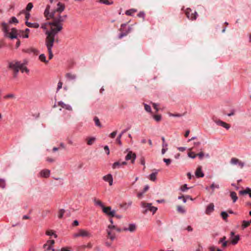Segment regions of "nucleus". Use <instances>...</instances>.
<instances>
[{
    "instance_id": "nucleus-1",
    "label": "nucleus",
    "mask_w": 251,
    "mask_h": 251,
    "mask_svg": "<svg viewBox=\"0 0 251 251\" xmlns=\"http://www.w3.org/2000/svg\"><path fill=\"white\" fill-rule=\"evenodd\" d=\"M65 9V4L58 2L55 5L53 4L52 8H51L50 5H48L44 11V16L47 19H52V22L43 23L41 26L46 35L45 45L49 52V59H51L53 56L52 48L55 36L62 30L63 23L68 17L67 15L62 14Z\"/></svg>"
},
{
    "instance_id": "nucleus-2",
    "label": "nucleus",
    "mask_w": 251,
    "mask_h": 251,
    "mask_svg": "<svg viewBox=\"0 0 251 251\" xmlns=\"http://www.w3.org/2000/svg\"><path fill=\"white\" fill-rule=\"evenodd\" d=\"M26 64L27 62L26 61L22 62L18 61H13L9 63V68L14 71V77L17 76L20 70L22 73L25 72L26 74H28L29 71L26 67Z\"/></svg>"
},
{
    "instance_id": "nucleus-3",
    "label": "nucleus",
    "mask_w": 251,
    "mask_h": 251,
    "mask_svg": "<svg viewBox=\"0 0 251 251\" xmlns=\"http://www.w3.org/2000/svg\"><path fill=\"white\" fill-rule=\"evenodd\" d=\"M1 26L2 30L4 33L5 36L11 39H16L17 38V30L16 28H12L11 31L9 32V27L8 24L5 22H2L1 24Z\"/></svg>"
},
{
    "instance_id": "nucleus-4",
    "label": "nucleus",
    "mask_w": 251,
    "mask_h": 251,
    "mask_svg": "<svg viewBox=\"0 0 251 251\" xmlns=\"http://www.w3.org/2000/svg\"><path fill=\"white\" fill-rule=\"evenodd\" d=\"M92 236V235L90 231L83 229H79L73 235V237L75 238H77L78 237L90 238Z\"/></svg>"
},
{
    "instance_id": "nucleus-5",
    "label": "nucleus",
    "mask_w": 251,
    "mask_h": 251,
    "mask_svg": "<svg viewBox=\"0 0 251 251\" xmlns=\"http://www.w3.org/2000/svg\"><path fill=\"white\" fill-rule=\"evenodd\" d=\"M94 204L96 206H99L102 210V212L108 216H110V207H105L102 202L98 200L94 199Z\"/></svg>"
},
{
    "instance_id": "nucleus-6",
    "label": "nucleus",
    "mask_w": 251,
    "mask_h": 251,
    "mask_svg": "<svg viewBox=\"0 0 251 251\" xmlns=\"http://www.w3.org/2000/svg\"><path fill=\"white\" fill-rule=\"evenodd\" d=\"M132 28L130 26H127L126 24H122L120 28L121 33L119 35L120 38L126 36L128 33L132 31Z\"/></svg>"
},
{
    "instance_id": "nucleus-7",
    "label": "nucleus",
    "mask_w": 251,
    "mask_h": 251,
    "mask_svg": "<svg viewBox=\"0 0 251 251\" xmlns=\"http://www.w3.org/2000/svg\"><path fill=\"white\" fill-rule=\"evenodd\" d=\"M141 206L145 209L144 212H146L147 211H150L152 212V214H154L157 210V208L151 205V203H146L145 202H141Z\"/></svg>"
},
{
    "instance_id": "nucleus-8",
    "label": "nucleus",
    "mask_w": 251,
    "mask_h": 251,
    "mask_svg": "<svg viewBox=\"0 0 251 251\" xmlns=\"http://www.w3.org/2000/svg\"><path fill=\"white\" fill-rule=\"evenodd\" d=\"M185 13L188 19L191 20H196L198 16L197 13L195 11L192 12V10L190 8H187L185 10Z\"/></svg>"
},
{
    "instance_id": "nucleus-9",
    "label": "nucleus",
    "mask_w": 251,
    "mask_h": 251,
    "mask_svg": "<svg viewBox=\"0 0 251 251\" xmlns=\"http://www.w3.org/2000/svg\"><path fill=\"white\" fill-rule=\"evenodd\" d=\"M239 240L240 236L239 235H235L234 232H231L230 237V243L231 244L234 245L237 244Z\"/></svg>"
},
{
    "instance_id": "nucleus-10",
    "label": "nucleus",
    "mask_w": 251,
    "mask_h": 251,
    "mask_svg": "<svg viewBox=\"0 0 251 251\" xmlns=\"http://www.w3.org/2000/svg\"><path fill=\"white\" fill-rule=\"evenodd\" d=\"M136 158V155L135 153H133L132 151H129L126 156V160H131V162L133 164Z\"/></svg>"
},
{
    "instance_id": "nucleus-11",
    "label": "nucleus",
    "mask_w": 251,
    "mask_h": 251,
    "mask_svg": "<svg viewBox=\"0 0 251 251\" xmlns=\"http://www.w3.org/2000/svg\"><path fill=\"white\" fill-rule=\"evenodd\" d=\"M137 226L135 224H130L128 227L124 228V231H128L130 232H135L136 230Z\"/></svg>"
},
{
    "instance_id": "nucleus-12",
    "label": "nucleus",
    "mask_w": 251,
    "mask_h": 251,
    "mask_svg": "<svg viewBox=\"0 0 251 251\" xmlns=\"http://www.w3.org/2000/svg\"><path fill=\"white\" fill-rule=\"evenodd\" d=\"M54 244L53 240H48L47 243L44 245L43 248L46 251L50 250L51 246Z\"/></svg>"
},
{
    "instance_id": "nucleus-13",
    "label": "nucleus",
    "mask_w": 251,
    "mask_h": 251,
    "mask_svg": "<svg viewBox=\"0 0 251 251\" xmlns=\"http://www.w3.org/2000/svg\"><path fill=\"white\" fill-rule=\"evenodd\" d=\"M214 210V205L213 203H209L206 208L205 213L210 215Z\"/></svg>"
},
{
    "instance_id": "nucleus-14",
    "label": "nucleus",
    "mask_w": 251,
    "mask_h": 251,
    "mask_svg": "<svg viewBox=\"0 0 251 251\" xmlns=\"http://www.w3.org/2000/svg\"><path fill=\"white\" fill-rule=\"evenodd\" d=\"M58 105L60 106L62 108H64L69 111L72 110V107L69 104H66L64 102L60 101L58 103Z\"/></svg>"
},
{
    "instance_id": "nucleus-15",
    "label": "nucleus",
    "mask_w": 251,
    "mask_h": 251,
    "mask_svg": "<svg viewBox=\"0 0 251 251\" xmlns=\"http://www.w3.org/2000/svg\"><path fill=\"white\" fill-rule=\"evenodd\" d=\"M195 176L197 177H202L204 176V174L202 171V168L201 166H199L196 172Z\"/></svg>"
},
{
    "instance_id": "nucleus-16",
    "label": "nucleus",
    "mask_w": 251,
    "mask_h": 251,
    "mask_svg": "<svg viewBox=\"0 0 251 251\" xmlns=\"http://www.w3.org/2000/svg\"><path fill=\"white\" fill-rule=\"evenodd\" d=\"M126 164V161H123L122 162H120V161H117V162H115L113 165H112V168L113 169H117V168H120V167H121L123 165H125Z\"/></svg>"
},
{
    "instance_id": "nucleus-17",
    "label": "nucleus",
    "mask_w": 251,
    "mask_h": 251,
    "mask_svg": "<svg viewBox=\"0 0 251 251\" xmlns=\"http://www.w3.org/2000/svg\"><path fill=\"white\" fill-rule=\"evenodd\" d=\"M40 176L43 177H48L50 176V171L48 169H44L40 172Z\"/></svg>"
},
{
    "instance_id": "nucleus-18",
    "label": "nucleus",
    "mask_w": 251,
    "mask_h": 251,
    "mask_svg": "<svg viewBox=\"0 0 251 251\" xmlns=\"http://www.w3.org/2000/svg\"><path fill=\"white\" fill-rule=\"evenodd\" d=\"M65 77L69 80H74L76 78V75L71 73H67L65 75Z\"/></svg>"
},
{
    "instance_id": "nucleus-19",
    "label": "nucleus",
    "mask_w": 251,
    "mask_h": 251,
    "mask_svg": "<svg viewBox=\"0 0 251 251\" xmlns=\"http://www.w3.org/2000/svg\"><path fill=\"white\" fill-rule=\"evenodd\" d=\"M132 202L131 201H128L127 202H124L120 205V207L124 209H127L130 207L132 205Z\"/></svg>"
},
{
    "instance_id": "nucleus-20",
    "label": "nucleus",
    "mask_w": 251,
    "mask_h": 251,
    "mask_svg": "<svg viewBox=\"0 0 251 251\" xmlns=\"http://www.w3.org/2000/svg\"><path fill=\"white\" fill-rule=\"evenodd\" d=\"M25 25L29 27H31V28H37L39 27V24L37 23H30V22H28L27 21H26L25 22Z\"/></svg>"
},
{
    "instance_id": "nucleus-21",
    "label": "nucleus",
    "mask_w": 251,
    "mask_h": 251,
    "mask_svg": "<svg viewBox=\"0 0 251 251\" xmlns=\"http://www.w3.org/2000/svg\"><path fill=\"white\" fill-rule=\"evenodd\" d=\"M86 141H87V144L88 145H93L95 142L96 141V138L95 137H88L87 139H86Z\"/></svg>"
},
{
    "instance_id": "nucleus-22",
    "label": "nucleus",
    "mask_w": 251,
    "mask_h": 251,
    "mask_svg": "<svg viewBox=\"0 0 251 251\" xmlns=\"http://www.w3.org/2000/svg\"><path fill=\"white\" fill-rule=\"evenodd\" d=\"M226 237L224 236L223 238H221L219 241V243H222V247L223 248H226L227 245V241H226Z\"/></svg>"
},
{
    "instance_id": "nucleus-23",
    "label": "nucleus",
    "mask_w": 251,
    "mask_h": 251,
    "mask_svg": "<svg viewBox=\"0 0 251 251\" xmlns=\"http://www.w3.org/2000/svg\"><path fill=\"white\" fill-rule=\"evenodd\" d=\"M217 124L218 125L225 127V128H226V129H228L230 127V126L226 124V123L225 122H222L221 121H219L217 122Z\"/></svg>"
},
{
    "instance_id": "nucleus-24",
    "label": "nucleus",
    "mask_w": 251,
    "mask_h": 251,
    "mask_svg": "<svg viewBox=\"0 0 251 251\" xmlns=\"http://www.w3.org/2000/svg\"><path fill=\"white\" fill-rule=\"evenodd\" d=\"M230 196L233 201V202L234 203L238 199L236 193L235 192H230Z\"/></svg>"
},
{
    "instance_id": "nucleus-25",
    "label": "nucleus",
    "mask_w": 251,
    "mask_h": 251,
    "mask_svg": "<svg viewBox=\"0 0 251 251\" xmlns=\"http://www.w3.org/2000/svg\"><path fill=\"white\" fill-rule=\"evenodd\" d=\"M39 60L45 63H48L49 61L46 59V57L44 54H41L39 56Z\"/></svg>"
},
{
    "instance_id": "nucleus-26",
    "label": "nucleus",
    "mask_w": 251,
    "mask_h": 251,
    "mask_svg": "<svg viewBox=\"0 0 251 251\" xmlns=\"http://www.w3.org/2000/svg\"><path fill=\"white\" fill-rule=\"evenodd\" d=\"M137 12V10L135 9H130L126 11V14L128 16H132L133 14Z\"/></svg>"
},
{
    "instance_id": "nucleus-27",
    "label": "nucleus",
    "mask_w": 251,
    "mask_h": 251,
    "mask_svg": "<svg viewBox=\"0 0 251 251\" xmlns=\"http://www.w3.org/2000/svg\"><path fill=\"white\" fill-rule=\"evenodd\" d=\"M111 217H115L117 219H120L122 218V216L116 214L115 210H111Z\"/></svg>"
},
{
    "instance_id": "nucleus-28",
    "label": "nucleus",
    "mask_w": 251,
    "mask_h": 251,
    "mask_svg": "<svg viewBox=\"0 0 251 251\" xmlns=\"http://www.w3.org/2000/svg\"><path fill=\"white\" fill-rule=\"evenodd\" d=\"M157 174V172L151 173L149 176L150 179L151 181H154L156 179Z\"/></svg>"
},
{
    "instance_id": "nucleus-29",
    "label": "nucleus",
    "mask_w": 251,
    "mask_h": 251,
    "mask_svg": "<svg viewBox=\"0 0 251 251\" xmlns=\"http://www.w3.org/2000/svg\"><path fill=\"white\" fill-rule=\"evenodd\" d=\"M124 133V132H122V133H121L118 136L117 138L116 139V143H117L118 144H119L120 146H121L122 145V142H121V137L123 135V134Z\"/></svg>"
},
{
    "instance_id": "nucleus-30",
    "label": "nucleus",
    "mask_w": 251,
    "mask_h": 251,
    "mask_svg": "<svg viewBox=\"0 0 251 251\" xmlns=\"http://www.w3.org/2000/svg\"><path fill=\"white\" fill-rule=\"evenodd\" d=\"M94 121L95 122V125L96 126L99 127H101V125L100 123V120L99 119V118L97 117H95L94 118Z\"/></svg>"
},
{
    "instance_id": "nucleus-31",
    "label": "nucleus",
    "mask_w": 251,
    "mask_h": 251,
    "mask_svg": "<svg viewBox=\"0 0 251 251\" xmlns=\"http://www.w3.org/2000/svg\"><path fill=\"white\" fill-rule=\"evenodd\" d=\"M46 234L48 236L53 235L55 238L57 237V235L53 232V230H47L46 231Z\"/></svg>"
},
{
    "instance_id": "nucleus-32",
    "label": "nucleus",
    "mask_w": 251,
    "mask_h": 251,
    "mask_svg": "<svg viewBox=\"0 0 251 251\" xmlns=\"http://www.w3.org/2000/svg\"><path fill=\"white\" fill-rule=\"evenodd\" d=\"M221 215L222 218L223 219V220H224L225 221H227V218L228 216V215L226 212H225V211L222 212L221 213Z\"/></svg>"
},
{
    "instance_id": "nucleus-33",
    "label": "nucleus",
    "mask_w": 251,
    "mask_h": 251,
    "mask_svg": "<svg viewBox=\"0 0 251 251\" xmlns=\"http://www.w3.org/2000/svg\"><path fill=\"white\" fill-rule=\"evenodd\" d=\"M250 192H251V189L249 188H246L244 190L240 191L239 194L240 195H245L248 194Z\"/></svg>"
},
{
    "instance_id": "nucleus-34",
    "label": "nucleus",
    "mask_w": 251,
    "mask_h": 251,
    "mask_svg": "<svg viewBox=\"0 0 251 251\" xmlns=\"http://www.w3.org/2000/svg\"><path fill=\"white\" fill-rule=\"evenodd\" d=\"M9 24H17L18 23V20L15 17H12L9 21Z\"/></svg>"
},
{
    "instance_id": "nucleus-35",
    "label": "nucleus",
    "mask_w": 251,
    "mask_h": 251,
    "mask_svg": "<svg viewBox=\"0 0 251 251\" xmlns=\"http://www.w3.org/2000/svg\"><path fill=\"white\" fill-rule=\"evenodd\" d=\"M6 186L5 181L4 179L0 178V187L4 189Z\"/></svg>"
},
{
    "instance_id": "nucleus-36",
    "label": "nucleus",
    "mask_w": 251,
    "mask_h": 251,
    "mask_svg": "<svg viewBox=\"0 0 251 251\" xmlns=\"http://www.w3.org/2000/svg\"><path fill=\"white\" fill-rule=\"evenodd\" d=\"M239 160L236 158H232L230 160V163L232 164L236 165L238 164V162H239Z\"/></svg>"
},
{
    "instance_id": "nucleus-37",
    "label": "nucleus",
    "mask_w": 251,
    "mask_h": 251,
    "mask_svg": "<svg viewBox=\"0 0 251 251\" xmlns=\"http://www.w3.org/2000/svg\"><path fill=\"white\" fill-rule=\"evenodd\" d=\"M250 225V222L247 221H243L242 222V227L243 228L247 227Z\"/></svg>"
},
{
    "instance_id": "nucleus-38",
    "label": "nucleus",
    "mask_w": 251,
    "mask_h": 251,
    "mask_svg": "<svg viewBox=\"0 0 251 251\" xmlns=\"http://www.w3.org/2000/svg\"><path fill=\"white\" fill-rule=\"evenodd\" d=\"M177 210L178 212L181 213H184L185 212V210L184 209L183 207H182L181 206H177Z\"/></svg>"
},
{
    "instance_id": "nucleus-39",
    "label": "nucleus",
    "mask_w": 251,
    "mask_h": 251,
    "mask_svg": "<svg viewBox=\"0 0 251 251\" xmlns=\"http://www.w3.org/2000/svg\"><path fill=\"white\" fill-rule=\"evenodd\" d=\"M110 223H111V230L112 229H115V230H116L118 231H121V229L119 228L116 227V226H113L112 225V224L113 223L112 220H111Z\"/></svg>"
},
{
    "instance_id": "nucleus-40",
    "label": "nucleus",
    "mask_w": 251,
    "mask_h": 251,
    "mask_svg": "<svg viewBox=\"0 0 251 251\" xmlns=\"http://www.w3.org/2000/svg\"><path fill=\"white\" fill-rule=\"evenodd\" d=\"M210 188L212 189L213 191H214L215 189H218L219 188V185L218 184H215L214 183H213L211 186Z\"/></svg>"
},
{
    "instance_id": "nucleus-41",
    "label": "nucleus",
    "mask_w": 251,
    "mask_h": 251,
    "mask_svg": "<svg viewBox=\"0 0 251 251\" xmlns=\"http://www.w3.org/2000/svg\"><path fill=\"white\" fill-rule=\"evenodd\" d=\"M33 4L32 3H28L26 6V10L28 12L29 11L33 8Z\"/></svg>"
},
{
    "instance_id": "nucleus-42",
    "label": "nucleus",
    "mask_w": 251,
    "mask_h": 251,
    "mask_svg": "<svg viewBox=\"0 0 251 251\" xmlns=\"http://www.w3.org/2000/svg\"><path fill=\"white\" fill-rule=\"evenodd\" d=\"M64 209H60L58 214V217L59 218H62L64 214Z\"/></svg>"
},
{
    "instance_id": "nucleus-43",
    "label": "nucleus",
    "mask_w": 251,
    "mask_h": 251,
    "mask_svg": "<svg viewBox=\"0 0 251 251\" xmlns=\"http://www.w3.org/2000/svg\"><path fill=\"white\" fill-rule=\"evenodd\" d=\"M153 118L156 121L159 122L161 119V116L160 115H155L153 116Z\"/></svg>"
},
{
    "instance_id": "nucleus-44",
    "label": "nucleus",
    "mask_w": 251,
    "mask_h": 251,
    "mask_svg": "<svg viewBox=\"0 0 251 251\" xmlns=\"http://www.w3.org/2000/svg\"><path fill=\"white\" fill-rule=\"evenodd\" d=\"M103 179L105 181L109 182L110 183V174H108L103 177Z\"/></svg>"
},
{
    "instance_id": "nucleus-45",
    "label": "nucleus",
    "mask_w": 251,
    "mask_h": 251,
    "mask_svg": "<svg viewBox=\"0 0 251 251\" xmlns=\"http://www.w3.org/2000/svg\"><path fill=\"white\" fill-rule=\"evenodd\" d=\"M138 17H140V18H142L143 19H145V14L144 12L143 11H140L138 14Z\"/></svg>"
},
{
    "instance_id": "nucleus-46",
    "label": "nucleus",
    "mask_w": 251,
    "mask_h": 251,
    "mask_svg": "<svg viewBox=\"0 0 251 251\" xmlns=\"http://www.w3.org/2000/svg\"><path fill=\"white\" fill-rule=\"evenodd\" d=\"M62 82L61 81H59L57 84V90L56 92H58L60 89L62 87Z\"/></svg>"
},
{
    "instance_id": "nucleus-47",
    "label": "nucleus",
    "mask_w": 251,
    "mask_h": 251,
    "mask_svg": "<svg viewBox=\"0 0 251 251\" xmlns=\"http://www.w3.org/2000/svg\"><path fill=\"white\" fill-rule=\"evenodd\" d=\"M99 2L101 3L105 4L106 5L110 4V2L108 0H99Z\"/></svg>"
},
{
    "instance_id": "nucleus-48",
    "label": "nucleus",
    "mask_w": 251,
    "mask_h": 251,
    "mask_svg": "<svg viewBox=\"0 0 251 251\" xmlns=\"http://www.w3.org/2000/svg\"><path fill=\"white\" fill-rule=\"evenodd\" d=\"M188 156L191 158H195L197 156V154H195L194 152H191L188 153Z\"/></svg>"
},
{
    "instance_id": "nucleus-49",
    "label": "nucleus",
    "mask_w": 251,
    "mask_h": 251,
    "mask_svg": "<svg viewBox=\"0 0 251 251\" xmlns=\"http://www.w3.org/2000/svg\"><path fill=\"white\" fill-rule=\"evenodd\" d=\"M145 109L147 112H151V106L147 104H145Z\"/></svg>"
},
{
    "instance_id": "nucleus-50",
    "label": "nucleus",
    "mask_w": 251,
    "mask_h": 251,
    "mask_svg": "<svg viewBox=\"0 0 251 251\" xmlns=\"http://www.w3.org/2000/svg\"><path fill=\"white\" fill-rule=\"evenodd\" d=\"M71 248L69 247H66L61 248L60 251H71Z\"/></svg>"
},
{
    "instance_id": "nucleus-51",
    "label": "nucleus",
    "mask_w": 251,
    "mask_h": 251,
    "mask_svg": "<svg viewBox=\"0 0 251 251\" xmlns=\"http://www.w3.org/2000/svg\"><path fill=\"white\" fill-rule=\"evenodd\" d=\"M161 139H162V142H163V144H162V146H163V148H166V147H167L168 145H167V144H166V143H165V138H164V137H162L161 138Z\"/></svg>"
},
{
    "instance_id": "nucleus-52",
    "label": "nucleus",
    "mask_w": 251,
    "mask_h": 251,
    "mask_svg": "<svg viewBox=\"0 0 251 251\" xmlns=\"http://www.w3.org/2000/svg\"><path fill=\"white\" fill-rule=\"evenodd\" d=\"M188 189L189 188L187 187V184H184L181 187V190L184 192L188 190Z\"/></svg>"
},
{
    "instance_id": "nucleus-53",
    "label": "nucleus",
    "mask_w": 251,
    "mask_h": 251,
    "mask_svg": "<svg viewBox=\"0 0 251 251\" xmlns=\"http://www.w3.org/2000/svg\"><path fill=\"white\" fill-rule=\"evenodd\" d=\"M163 161L164 162L166 163L167 165H169L171 162V160L170 159L164 158Z\"/></svg>"
},
{
    "instance_id": "nucleus-54",
    "label": "nucleus",
    "mask_w": 251,
    "mask_h": 251,
    "mask_svg": "<svg viewBox=\"0 0 251 251\" xmlns=\"http://www.w3.org/2000/svg\"><path fill=\"white\" fill-rule=\"evenodd\" d=\"M140 163L142 165H145V159L144 157H142L140 158Z\"/></svg>"
},
{
    "instance_id": "nucleus-55",
    "label": "nucleus",
    "mask_w": 251,
    "mask_h": 251,
    "mask_svg": "<svg viewBox=\"0 0 251 251\" xmlns=\"http://www.w3.org/2000/svg\"><path fill=\"white\" fill-rule=\"evenodd\" d=\"M178 199L179 200H182L183 201V202H184V203H185L186 202V197H184L183 196L178 197Z\"/></svg>"
},
{
    "instance_id": "nucleus-56",
    "label": "nucleus",
    "mask_w": 251,
    "mask_h": 251,
    "mask_svg": "<svg viewBox=\"0 0 251 251\" xmlns=\"http://www.w3.org/2000/svg\"><path fill=\"white\" fill-rule=\"evenodd\" d=\"M199 156L200 159H202L204 156V154L202 152H201L198 154H197V156Z\"/></svg>"
},
{
    "instance_id": "nucleus-57",
    "label": "nucleus",
    "mask_w": 251,
    "mask_h": 251,
    "mask_svg": "<svg viewBox=\"0 0 251 251\" xmlns=\"http://www.w3.org/2000/svg\"><path fill=\"white\" fill-rule=\"evenodd\" d=\"M104 150L106 152V153L107 154H108L109 153V147L108 146H104Z\"/></svg>"
},
{
    "instance_id": "nucleus-58",
    "label": "nucleus",
    "mask_w": 251,
    "mask_h": 251,
    "mask_svg": "<svg viewBox=\"0 0 251 251\" xmlns=\"http://www.w3.org/2000/svg\"><path fill=\"white\" fill-rule=\"evenodd\" d=\"M238 164L241 168H243L244 166V163L240 161H239V162H238Z\"/></svg>"
},
{
    "instance_id": "nucleus-59",
    "label": "nucleus",
    "mask_w": 251,
    "mask_h": 251,
    "mask_svg": "<svg viewBox=\"0 0 251 251\" xmlns=\"http://www.w3.org/2000/svg\"><path fill=\"white\" fill-rule=\"evenodd\" d=\"M216 250V247L212 246L209 247V250L210 251H215Z\"/></svg>"
},
{
    "instance_id": "nucleus-60",
    "label": "nucleus",
    "mask_w": 251,
    "mask_h": 251,
    "mask_svg": "<svg viewBox=\"0 0 251 251\" xmlns=\"http://www.w3.org/2000/svg\"><path fill=\"white\" fill-rule=\"evenodd\" d=\"M186 229L188 231H192L193 230V228L190 226H188Z\"/></svg>"
},
{
    "instance_id": "nucleus-61",
    "label": "nucleus",
    "mask_w": 251,
    "mask_h": 251,
    "mask_svg": "<svg viewBox=\"0 0 251 251\" xmlns=\"http://www.w3.org/2000/svg\"><path fill=\"white\" fill-rule=\"evenodd\" d=\"M117 134V132L114 131L111 133V138H114Z\"/></svg>"
},
{
    "instance_id": "nucleus-62",
    "label": "nucleus",
    "mask_w": 251,
    "mask_h": 251,
    "mask_svg": "<svg viewBox=\"0 0 251 251\" xmlns=\"http://www.w3.org/2000/svg\"><path fill=\"white\" fill-rule=\"evenodd\" d=\"M153 107L155 109H156V111H158V105L157 104L153 103Z\"/></svg>"
},
{
    "instance_id": "nucleus-63",
    "label": "nucleus",
    "mask_w": 251,
    "mask_h": 251,
    "mask_svg": "<svg viewBox=\"0 0 251 251\" xmlns=\"http://www.w3.org/2000/svg\"><path fill=\"white\" fill-rule=\"evenodd\" d=\"M46 160L48 162H53L54 161V160L53 159L49 158V157L47 158Z\"/></svg>"
},
{
    "instance_id": "nucleus-64",
    "label": "nucleus",
    "mask_w": 251,
    "mask_h": 251,
    "mask_svg": "<svg viewBox=\"0 0 251 251\" xmlns=\"http://www.w3.org/2000/svg\"><path fill=\"white\" fill-rule=\"evenodd\" d=\"M167 148H163L162 149V151H161V152H162V153L163 154L165 153V152L167 150Z\"/></svg>"
}]
</instances>
